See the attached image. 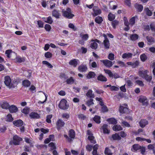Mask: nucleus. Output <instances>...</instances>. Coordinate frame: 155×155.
<instances>
[{
	"label": "nucleus",
	"instance_id": "aec40b11",
	"mask_svg": "<svg viewBox=\"0 0 155 155\" xmlns=\"http://www.w3.org/2000/svg\"><path fill=\"white\" fill-rule=\"evenodd\" d=\"M9 110L10 112H15L17 111L18 108L15 106L12 105L9 107Z\"/></svg>",
	"mask_w": 155,
	"mask_h": 155
},
{
	"label": "nucleus",
	"instance_id": "412c9836",
	"mask_svg": "<svg viewBox=\"0 0 155 155\" xmlns=\"http://www.w3.org/2000/svg\"><path fill=\"white\" fill-rule=\"evenodd\" d=\"M87 68L85 65H81L78 68V70L80 72H84L86 71Z\"/></svg>",
	"mask_w": 155,
	"mask_h": 155
},
{
	"label": "nucleus",
	"instance_id": "72a5a7b5",
	"mask_svg": "<svg viewBox=\"0 0 155 155\" xmlns=\"http://www.w3.org/2000/svg\"><path fill=\"white\" fill-rule=\"evenodd\" d=\"M102 106L101 110V112L103 113H105L106 112H107L108 111V109L107 107L104 105V104H103V105H101Z\"/></svg>",
	"mask_w": 155,
	"mask_h": 155
},
{
	"label": "nucleus",
	"instance_id": "a18cd8bd",
	"mask_svg": "<svg viewBox=\"0 0 155 155\" xmlns=\"http://www.w3.org/2000/svg\"><path fill=\"white\" fill-rule=\"evenodd\" d=\"M42 63L43 64L46 65L48 68H53V66L47 61H43Z\"/></svg>",
	"mask_w": 155,
	"mask_h": 155
},
{
	"label": "nucleus",
	"instance_id": "f8f14e48",
	"mask_svg": "<svg viewBox=\"0 0 155 155\" xmlns=\"http://www.w3.org/2000/svg\"><path fill=\"white\" fill-rule=\"evenodd\" d=\"M102 61L104 64L107 67H111L113 64L112 61L108 60H102Z\"/></svg>",
	"mask_w": 155,
	"mask_h": 155
},
{
	"label": "nucleus",
	"instance_id": "f257e3e1",
	"mask_svg": "<svg viewBox=\"0 0 155 155\" xmlns=\"http://www.w3.org/2000/svg\"><path fill=\"white\" fill-rule=\"evenodd\" d=\"M22 140V139L21 137L15 135L13 136L12 139L10 141L9 144H14L15 145H19L20 142Z\"/></svg>",
	"mask_w": 155,
	"mask_h": 155
},
{
	"label": "nucleus",
	"instance_id": "5701e85b",
	"mask_svg": "<svg viewBox=\"0 0 155 155\" xmlns=\"http://www.w3.org/2000/svg\"><path fill=\"white\" fill-rule=\"evenodd\" d=\"M9 104L6 101H4L1 104V107L3 109H7L9 108Z\"/></svg>",
	"mask_w": 155,
	"mask_h": 155
},
{
	"label": "nucleus",
	"instance_id": "a211bd4d",
	"mask_svg": "<svg viewBox=\"0 0 155 155\" xmlns=\"http://www.w3.org/2000/svg\"><path fill=\"white\" fill-rule=\"evenodd\" d=\"M107 120L109 124H116L117 123L116 120L114 118H108Z\"/></svg>",
	"mask_w": 155,
	"mask_h": 155
},
{
	"label": "nucleus",
	"instance_id": "79ce46f5",
	"mask_svg": "<svg viewBox=\"0 0 155 155\" xmlns=\"http://www.w3.org/2000/svg\"><path fill=\"white\" fill-rule=\"evenodd\" d=\"M135 17H133L130 19L129 22L130 25L132 26L135 23Z\"/></svg>",
	"mask_w": 155,
	"mask_h": 155
},
{
	"label": "nucleus",
	"instance_id": "69168bd1",
	"mask_svg": "<svg viewBox=\"0 0 155 155\" xmlns=\"http://www.w3.org/2000/svg\"><path fill=\"white\" fill-rule=\"evenodd\" d=\"M144 78L146 81L149 82L152 79V77L151 76H149L147 75Z\"/></svg>",
	"mask_w": 155,
	"mask_h": 155
},
{
	"label": "nucleus",
	"instance_id": "f704fd0d",
	"mask_svg": "<svg viewBox=\"0 0 155 155\" xmlns=\"http://www.w3.org/2000/svg\"><path fill=\"white\" fill-rule=\"evenodd\" d=\"M112 137L114 140H120L121 139V137L117 134L112 135Z\"/></svg>",
	"mask_w": 155,
	"mask_h": 155
},
{
	"label": "nucleus",
	"instance_id": "a878e982",
	"mask_svg": "<svg viewBox=\"0 0 155 155\" xmlns=\"http://www.w3.org/2000/svg\"><path fill=\"white\" fill-rule=\"evenodd\" d=\"M113 129L115 131H119L122 130V127L119 125H114L113 127Z\"/></svg>",
	"mask_w": 155,
	"mask_h": 155
},
{
	"label": "nucleus",
	"instance_id": "2f4dec72",
	"mask_svg": "<svg viewBox=\"0 0 155 155\" xmlns=\"http://www.w3.org/2000/svg\"><path fill=\"white\" fill-rule=\"evenodd\" d=\"M115 16L111 13H109L108 15V20L110 21L113 20L115 18Z\"/></svg>",
	"mask_w": 155,
	"mask_h": 155
},
{
	"label": "nucleus",
	"instance_id": "de8ad7c7",
	"mask_svg": "<svg viewBox=\"0 0 155 155\" xmlns=\"http://www.w3.org/2000/svg\"><path fill=\"white\" fill-rule=\"evenodd\" d=\"M144 11L146 14L148 16H150L152 14V12L148 8H145Z\"/></svg>",
	"mask_w": 155,
	"mask_h": 155
},
{
	"label": "nucleus",
	"instance_id": "7c9ffc66",
	"mask_svg": "<svg viewBox=\"0 0 155 155\" xmlns=\"http://www.w3.org/2000/svg\"><path fill=\"white\" fill-rule=\"evenodd\" d=\"M68 135L70 138H74L75 136V133L74 131L73 130H70L69 131Z\"/></svg>",
	"mask_w": 155,
	"mask_h": 155
},
{
	"label": "nucleus",
	"instance_id": "c756f323",
	"mask_svg": "<svg viewBox=\"0 0 155 155\" xmlns=\"http://www.w3.org/2000/svg\"><path fill=\"white\" fill-rule=\"evenodd\" d=\"M29 110L30 108L27 107H25L21 110V111L25 114H28L29 112Z\"/></svg>",
	"mask_w": 155,
	"mask_h": 155
},
{
	"label": "nucleus",
	"instance_id": "4be33fe9",
	"mask_svg": "<svg viewBox=\"0 0 155 155\" xmlns=\"http://www.w3.org/2000/svg\"><path fill=\"white\" fill-rule=\"evenodd\" d=\"M86 95L88 97L90 98H93L94 97V94L93 93V91L91 90L88 91L86 93Z\"/></svg>",
	"mask_w": 155,
	"mask_h": 155
},
{
	"label": "nucleus",
	"instance_id": "f3484780",
	"mask_svg": "<svg viewBox=\"0 0 155 155\" xmlns=\"http://www.w3.org/2000/svg\"><path fill=\"white\" fill-rule=\"evenodd\" d=\"M132 55L133 54L130 53H125L122 55V57L124 59H128L131 58Z\"/></svg>",
	"mask_w": 155,
	"mask_h": 155
},
{
	"label": "nucleus",
	"instance_id": "49530a36",
	"mask_svg": "<svg viewBox=\"0 0 155 155\" xmlns=\"http://www.w3.org/2000/svg\"><path fill=\"white\" fill-rule=\"evenodd\" d=\"M12 50H6L5 52V54L7 57L10 58L11 57V54L12 53Z\"/></svg>",
	"mask_w": 155,
	"mask_h": 155
},
{
	"label": "nucleus",
	"instance_id": "c85d7f7f",
	"mask_svg": "<svg viewBox=\"0 0 155 155\" xmlns=\"http://www.w3.org/2000/svg\"><path fill=\"white\" fill-rule=\"evenodd\" d=\"M104 44L106 48L108 49L109 48V41L107 39H105L104 41Z\"/></svg>",
	"mask_w": 155,
	"mask_h": 155
},
{
	"label": "nucleus",
	"instance_id": "c9c22d12",
	"mask_svg": "<svg viewBox=\"0 0 155 155\" xmlns=\"http://www.w3.org/2000/svg\"><path fill=\"white\" fill-rule=\"evenodd\" d=\"M95 21L98 24L101 23L103 21L102 18L100 16H97L95 18Z\"/></svg>",
	"mask_w": 155,
	"mask_h": 155
},
{
	"label": "nucleus",
	"instance_id": "7ed1b4c3",
	"mask_svg": "<svg viewBox=\"0 0 155 155\" xmlns=\"http://www.w3.org/2000/svg\"><path fill=\"white\" fill-rule=\"evenodd\" d=\"M67 101L65 99H62L60 101L59 104V107L63 110H66L68 108L69 105L67 104Z\"/></svg>",
	"mask_w": 155,
	"mask_h": 155
},
{
	"label": "nucleus",
	"instance_id": "6e6552de",
	"mask_svg": "<svg viewBox=\"0 0 155 155\" xmlns=\"http://www.w3.org/2000/svg\"><path fill=\"white\" fill-rule=\"evenodd\" d=\"M79 63V60L76 59H73L71 60L69 62V64L74 67H76Z\"/></svg>",
	"mask_w": 155,
	"mask_h": 155
},
{
	"label": "nucleus",
	"instance_id": "4468645a",
	"mask_svg": "<svg viewBox=\"0 0 155 155\" xmlns=\"http://www.w3.org/2000/svg\"><path fill=\"white\" fill-rule=\"evenodd\" d=\"M56 124L57 128L59 130L64 126V123L62 120L59 119L57 122Z\"/></svg>",
	"mask_w": 155,
	"mask_h": 155
},
{
	"label": "nucleus",
	"instance_id": "2eb2a0df",
	"mask_svg": "<svg viewBox=\"0 0 155 155\" xmlns=\"http://www.w3.org/2000/svg\"><path fill=\"white\" fill-rule=\"evenodd\" d=\"M147 71L146 70H140L138 72V75L140 77L144 78L147 75Z\"/></svg>",
	"mask_w": 155,
	"mask_h": 155
},
{
	"label": "nucleus",
	"instance_id": "ea45409f",
	"mask_svg": "<svg viewBox=\"0 0 155 155\" xmlns=\"http://www.w3.org/2000/svg\"><path fill=\"white\" fill-rule=\"evenodd\" d=\"M100 118V116H95L93 118V120L96 123L99 124L101 123Z\"/></svg>",
	"mask_w": 155,
	"mask_h": 155
},
{
	"label": "nucleus",
	"instance_id": "6e6d98bb",
	"mask_svg": "<svg viewBox=\"0 0 155 155\" xmlns=\"http://www.w3.org/2000/svg\"><path fill=\"white\" fill-rule=\"evenodd\" d=\"M104 153L105 154L107 155H112V153H111L109 149L106 147Z\"/></svg>",
	"mask_w": 155,
	"mask_h": 155
},
{
	"label": "nucleus",
	"instance_id": "e2e57ef3",
	"mask_svg": "<svg viewBox=\"0 0 155 155\" xmlns=\"http://www.w3.org/2000/svg\"><path fill=\"white\" fill-rule=\"evenodd\" d=\"M45 28L46 31H49L51 30V27L50 25L46 24L45 25Z\"/></svg>",
	"mask_w": 155,
	"mask_h": 155
},
{
	"label": "nucleus",
	"instance_id": "20e7f679",
	"mask_svg": "<svg viewBox=\"0 0 155 155\" xmlns=\"http://www.w3.org/2000/svg\"><path fill=\"white\" fill-rule=\"evenodd\" d=\"M93 10V12L92 14L93 16L94 17L100 14L101 13V10L97 6H95L94 7Z\"/></svg>",
	"mask_w": 155,
	"mask_h": 155
},
{
	"label": "nucleus",
	"instance_id": "dca6fc26",
	"mask_svg": "<svg viewBox=\"0 0 155 155\" xmlns=\"http://www.w3.org/2000/svg\"><path fill=\"white\" fill-rule=\"evenodd\" d=\"M148 123L147 121L145 119L141 120L139 122L140 126L142 128L144 127Z\"/></svg>",
	"mask_w": 155,
	"mask_h": 155
},
{
	"label": "nucleus",
	"instance_id": "9b49d317",
	"mask_svg": "<svg viewBox=\"0 0 155 155\" xmlns=\"http://www.w3.org/2000/svg\"><path fill=\"white\" fill-rule=\"evenodd\" d=\"M13 123L15 126L18 127H20L23 125V122L21 120H18L14 121Z\"/></svg>",
	"mask_w": 155,
	"mask_h": 155
},
{
	"label": "nucleus",
	"instance_id": "37998d69",
	"mask_svg": "<svg viewBox=\"0 0 155 155\" xmlns=\"http://www.w3.org/2000/svg\"><path fill=\"white\" fill-rule=\"evenodd\" d=\"M80 36L81 37L82 39L84 41H86L89 38L88 35L87 34H81Z\"/></svg>",
	"mask_w": 155,
	"mask_h": 155
},
{
	"label": "nucleus",
	"instance_id": "864d4df0",
	"mask_svg": "<svg viewBox=\"0 0 155 155\" xmlns=\"http://www.w3.org/2000/svg\"><path fill=\"white\" fill-rule=\"evenodd\" d=\"M52 15L56 18H58L59 17V14L56 10H54L52 12Z\"/></svg>",
	"mask_w": 155,
	"mask_h": 155
},
{
	"label": "nucleus",
	"instance_id": "052dcab7",
	"mask_svg": "<svg viewBox=\"0 0 155 155\" xmlns=\"http://www.w3.org/2000/svg\"><path fill=\"white\" fill-rule=\"evenodd\" d=\"M52 117V115L51 114L48 115L47 117L46 121L48 123H51V119Z\"/></svg>",
	"mask_w": 155,
	"mask_h": 155
},
{
	"label": "nucleus",
	"instance_id": "39448f33",
	"mask_svg": "<svg viewBox=\"0 0 155 155\" xmlns=\"http://www.w3.org/2000/svg\"><path fill=\"white\" fill-rule=\"evenodd\" d=\"M91 41L93 42H92L91 43V47L93 49H96L98 45L97 43L100 44L101 42L100 41L97 39H95L94 40H92Z\"/></svg>",
	"mask_w": 155,
	"mask_h": 155
},
{
	"label": "nucleus",
	"instance_id": "423d86ee",
	"mask_svg": "<svg viewBox=\"0 0 155 155\" xmlns=\"http://www.w3.org/2000/svg\"><path fill=\"white\" fill-rule=\"evenodd\" d=\"M124 105L125 107L121 106L120 107L119 111L120 113L121 114L128 112L129 110L127 107V105L125 104Z\"/></svg>",
	"mask_w": 155,
	"mask_h": 155
},
{
	"label": "nucleus",
	"instance_id": "473e14b6",
	"mask_svg": "<svg viewBox=\"0 0 155 155\" xmlns=\"http://www.w3.org/2000/svg\"><path fill=\"white\" fill-rule=\"evenodd\" d=\"M95 75V74L94 72L91 71L89 72L87 75V78L88 79L91 78H93L94 77Z\"/></svg>",
	"mask_w": 155,
	"mask_h": 155
},
{
	"label": "nucleus",
	"instance_id": "603ef678",
	"mask_svg": "<svg viewBox=\"0 0 155 155\" xmlns=\"http://www.w3.org/2000/svg\"><path fill=\"white\" fill-rule=\"evenodd\" d=\"M24 139L25 141L27 143H29L30 144H31V143H32V139L31 138H28V137H25Z\"/></svg>",
	"mask_w": 155,
	"mask_h": 155
},
{
	"label": "nucleus",
	"instance_id": "09e8293b",
	"mask_svg": "<svg viewBox=\"0 0 155 155\" xmlns=\"http://www.w3.org/2000/svg\"><path fill=\"white\" fill-rule=\"evenodd\" d=\"M68 27L74 31H76L77 29V27H75L73 24L71 23L69 24Z\"/></svg>",
	"mask_w": 155,
	"mask_h": 155
},
{
	"label": "nucleus",
	"instance_id": "bf43d9fd",
	"mask_svg": "<svg viewBox=\"0 0 155 155\" xmlns=\"http://www.w3.org/2000/svg\"><path fill=\"white\" fill-rule=\"evenodd\" d=\"M95 99L97 101H98L99 102V104L101 105H103L104 103L103 102L101 98L97 97H96Z\"/></svg>",
	"mask_w": 155,
	"mask_h": 155
},
{
	"label": "nucleus",
	"instance_id": "9d476101",
	"mask_svg": "<svg viewBox=\"0 0 155 155\" xmlns=\"http://www.w3.org/2000/svg\"><path fill=\"white\" fill-rule=\"evenodd\" d=\"M87 134L88 135V139L91 141V143H96V141L94 139V137L93 136V134L91 132L88 130L87 131Z\"/></svg>",
	"mask_w": 155,
	"mask_h": 155
},
{
	"label": "nucleus",
	"instance_id": "c03bdc74",
	"mask_svg": "<svg viewBox=\"0 0 155 155\" xmlns=\"http://www.w3.org/2000/svg\"><path fill=\"white\" fill-rule=\"evenodd\" d=\"M140 58L142 61H144L147 59V56L145 54H143L140 55Z\"/></svg>",
	"mask_w": 155,
	"mask_h": 155
},
{
	"label": "nucleus",
	"instance_id": "f03ea898",
	"mask_svg": "<svg viewBox=\"0 0 155 155\" xmlns=\"http://www.w3.org/2000/svg\"><path fill=\"white\" fill-rule=\"evenodd\" d=\"M63 15L68 18H71L74 16V15L72 13L71 9L69 8L66 10H63L62 11Z\"/></svg>",
	"mask_w": 155,
	"mask_h": 155
},
{
	"label": "nucleus",
	"instance_id": "b1692460",
	"mask_svg": "<svg viewBox=\"0 0 155 155\" xmlns=\"http://www.w3.org/2000/svg\"><path fill=\"white\" fill-rule=\"evenodd\" d=\"M43 19L45 22L50 24H51L53 21L52 18L50 16H49L48 18H43Z\"/></svg>",
	"mask_w": 155,
	"mask_h": 155
},
{
	"label": "nucleus",
	"instance_id": "8fccbe9b",
	"mask_svg": "<svg viewBox=\"0 0 155 155\" xmlns=\"http://www.w3.org/2000/svg\"><path fill=\"white\" fill-rule=\"evenodd\" d=\"M105 72L110 77H112L113 76V74L110 70L104 69Z\"/></svg>",
	"mask_w": 155,
	"mask_h": 155
},
{
	"label": "nucleus",
	"instance_id": "ddd939ff",
	"mask_svg": "<svg viewBox=\"0 0 155 155\" xmlns=\"http://www.w3.org/2000/svg\"><path fill=\"white\" fill-rule=\"evenodd\" d=\"M29 116L31 118L38 119L40 117L39 114L35 112H32L30 113Z\"/></svg>",
	"mask_w": 155,
	"mask_h": 155
},
{
	"label": "nucleus",
	"instance_id": "13d9d810",
	"mask_svg": "<svg viewBox=\"0 0 155 155\" xmlns=\"http://www.w3.org/2000/svg\"><path fill=\"white\" fill-rule=\"evenodd\" d=\"M118 24V21L116 20H115L112 22V25L114 28H115L116 26Z\"/></svg>",
	"mask_w": 155,
	"mask_h": 155
},
{
	"label": "nucleus",
	"instance_id": "58836bf2",
	"mask_svg": "<svg viewBox=\"0 0 155 155\" xmlns=\"http://www.w3.org/2000/svg\"><path fill=\"white\" fill-rule=\"evenodd\" d=\"M48 146L50 147V149L51 150H55L56 148L55 144L53 142L50 143L49 144Z\"/></svg>",
	"mask_w": 155,
	"mask_h": 155
},
{
	"label": "nucleus",
	"instance_id": "bb28decb",
	"mask_svg": "<svg viewBox=\"0 0 155 155\" xmlns=\"http://www.w3.org/2000/svg\"><path fill=\"white\" fill-rule=\"evenodd\" d=\"M139 38L138 35L136 34L131 35L130 36V38L133 41H135L137 40Z\"/></svg>",
	"mask_w": 155,
	"mask_h": 155
},
{
	"label": "nucleus",
	"instance_id": "0eeeda50",
	"mask_svg": "<svg viewBox=\"0 0 155 155\" xmlns=\"http://www.w3.org/2000/svg\"><path fill=\"white\" fill-rule=\"evenodd\" d=\"M4 83L5 84L9 87H12V86L11 84V80L10 77L8 76H6L5 77Z\"/></svg>",
	"mask_w": 155,
	"mask_h": 155
},
{
	"label": "nucleus",
	"instance_id": "338daca9",
	"mask_svg": "<svg viewBox=\"0 0 155 155\" xmlns=\"http://www.w3.org/2000/svg\"><path fill=\"white\" fill-rule=\"evenodd\" d=\"M125 4L128 6L130 7L131 6V4L130 2V0H126L124 1Z\"/></svg>",
	"mask_w": 155,
	"mask_h": 155
},
{
	"label": "nucleus",
	"instance_id": "4c0bfd02",
	"mask_svg": "<svg viewBox=\"0 0 155 155\" xmlns=\"http://www.w3.org/2000/svg\"><path fill=\"white\" fill-rule=\"evenodd\" d=\"M97 79L101 81H106L107 79L106 77L102 74H100L97 77Z\"/></svg>",
	"mask_w": 155,
	"mask_h": 155
},
{
	"label": "nucleus",
	"instance_id": "3c124183",
	"mask_svg": "<svg viewBox=\"0 0 155 155\" xmlns=\"http://www.w3.org/2000/svg\"><path fill=\"white\" fill-rule=\"evenodd\" d=\"M22 84L24 86L28 87L30 85V82L28 80H25L23 81Z\"/></svg>",
	"mask_w": 155,
	"mask_h": 155
},
{
	"label": "nucleus",
	"instance_id": "4d7b16f0",
	"mask_svg": "<svg viewBox=\"0 0 155 155\" xmlns=\"http://www.w3.org/2000/svg\"><path fill=\"white\" fill-rule=\"evenodd\" d=\"M15 61L17 62L20 63L24 61V59L19 57H17L15 59Z\"/></svg>",
	"mask_w": 155,
	"mask_h": 155
},
{
	"label": "nucleus",
	"instance_id": "e433bc0d",
	"mask_svg": "<svg viewBox=\"0 0 155 155\" xmlns=\"http://www.w3.org/2000/svg\"><path fill=\"white\" fill-rule=\"evenodd\" d=\"M135 7L137 11L140 12H141L143 9V6L140 5L136 4Z\"/></svg>",
	"mask_w": 155,
	"mask_h": 155
},
{
	"label": "nucleus",
	"instance_id": "1a4fd4ad",
	"mask_svg": "<svg viewBox=\"0 0 155 155\" xmlns=\"http://www.w3.org/2000/svg\"><path fill=\"white\" fill-rule=\"evenodd\" d=\"M139 101L143 105H147L148 104V100L145 96H140Z\"/></svg>",
	"mask_w": 155,
	"mask_h": 155
},
{
	"label": "nucleus",
	"instance_id": "a19ab883",
	"mask_svg": "<svg viewBox=\"0 0 155 155\" xmlns=\"http://www.w3.org/2000/svg\"><path fill=\"white\" fill-rule=\"evenodd\" d=\"M146 38L149 44H151L154 42V39L152 37L147 36Z\"/></svg>",
	"mask_w": 155,
	"mask_h": 155
},
{
	"label": "nucleus",
	"instance_id": "680f3d73",
	"mask_svg": "<svg viewBox=\"0 0 155 155\" xmlns=\"http://www.w3.org/2000/svg\"><path fill=\"white\" fill-rule=\"evenodd\" d=\"M139 64V62L138 61H136L135 62H133L132 67L133 68H135L137 67Z\"/></svg>",
	"mask_w": 155,
	"mask_h": 155
},
{
	"label": "nucleus",
	"instance_id": "5fc2aeb1",
	"mask_svg": "<svg viewBox=\"0 0 155 155\" xmlns=\"http://www.w3.org/2000/svg\"><path fill=\"white\" fill-rule=\"evenodd\" d=\"M93 99H90L89 100L87 101L86 102L87 105L88 106L93 105L94 104V103L93 101Z\"/></svg>",
	"mask_w": 155,
	"mask_h": 155
},
{
	"label": "nucleus",
	"instance_id": "6ab92c4d",
	"mask_svg": "<svg viewBox=\"0 0 155 155\" xmlns=\"http://www.w3.org/2000/svg\"><path fill=\"white\" fill-rule=\"evenodd\" d=\"M141 146L138 144H135L133 146L131 150L132 151L135 152L139 150Z\"/></svg>",
	"mask_w": 155,
	"mask_h": 155
},
{
	"label": "nucleus",
	"instance_id": "cd10ccee",
	"mask_svg": "<svg viewBox=\"0 0 155 155\" xmlns=\"http://www.w3.org/2000/svg\"><path fill=\"white\" fill-rule=\"evenodd\" d=\"M5 120L6 121L11 122L13 121V119L12 115L10 114H8L5 118Z\"/></svg>",
	"mask_w": 155,
	"mask_h": 155
},
{
	"label": "nucleus",
	"instance_id": "0e129e2a",
	"mask_svg": "<svg viewBox=\"0 0 155 155\" xmlns=\"http://www.w3.org/2000/svg\"><path fill=\"white\" fill-rule=\"evenodd\" d=\"M135 82L137 84L141 86H143L144 85L143 82L141 80H137Z\"/></svg>",
	"mask_w": 155,
	"mask_h": 155
},
{
	"label": "nucleus",
	"instance_id": "774afa93",
	"mask_svg": "<svg viewBox=\"0 0 155 155\" xmlns=\"http://www.w3.org/2000/svg\"><path fill=\"white\" fill-rule=\"evenodd\" d=\"M45 56L47 58H51L52 57V54L51 53L48 52L45 53Z\"/></svg>",
	"mask_w": 155,
	"mask_h": 155
},
{
	"label": "nucleus",
	"instance_id": "393cba45",
	"mask_svg": "<svg viewBox=\"0 0 155 155\" xmlns=\"http://www.w3.org/2000/svg\"><path fill=\"white\" fill-rule=\"evenodd\" d=\"M108 125L107 124H104L102 126V129L103 132L105 134H109L110 132L109 130L107 128Z\"/></svg>",
	"mask_w": 155,
	"mask_h": 155
}]
</instances>
